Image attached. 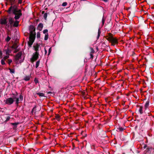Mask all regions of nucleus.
I'll return each mask as SVG.
<instances>
[{
    "label": "nucleus",
    "instance_id": "nucleus-22",
    "mask_svg": "<svg viewBox=\"0 0 154 154\" xmlns=\"http://www.w3.org/2000/svg\"><path fill=\"white\" fill-rule=\"evenodd\" d=\"M16 94H13V96L12 97V98H13V99H14V100H15L16 99V98H17V96L18 95V93H17V92H16Z\"/></svg>",
    "mask_w": 154,
    "mask_h": 154
},
{
    "label": "nucleus",
    "instance_id": "nucleus-17",
    "mask_svg": "<svg viewBox=\"0 0 154 154\" xmlns=\"http://www.w3.org/2000/svg\"><path fill=\"white\" fill-rule=\"evenodd\" d=\"M5 51H6V55H9V53L11 52V50L8 48L7 49L5 50Z\"/></svg>",
    "mask_w": 154,
    "mask_h": 154
},
{
    "label": "nucleus",
    "instance_id": "nucleus-29",
    "mask_svg": "<svg viewBox=\"0 0 154 154\" xmlns=\"http://www.w3.org/2000/svg\"><path fill=\"white\" fill-rule=\"evenodd\" d=\"M11 38L10 37L8 36L5 39V40L7 42H8L11 39Z\"/></svg>",
    "mask_w": 154,
    "mask_h": 154
},
{
    "label": "nucleus",
    "instance_id": "nucleus-32",
    "mask_svg": "<svg viewBox=\"0 0 154 154\" xmlns=\"http://www.w3.org/2000/svg\"><path fill=\"white\" fill-rule=\"evenodd\" d=\"M19 100L20 101H22L23 100V96L22 94H20V95Z\"/></svg>",
    "mask_w": 154,
    "mask_h": 154
},
{
    "label": "nucleus",
    "instance_id": "nucleus-36",
    "mask_svg": "<svg viewBox=\"0 0 154 154\" xmlns=\"http://www.w3.org/2000/svg\"><path fill=\"white\" fill-rule=\"evenodd\" d=\"M118 129L119 131H123V130L124 129L122 127H119V128H118Z\"/></svg>",
    "mask_w": 154,
    "mask_h": 154
},
{
    "label": "nucleus",
    "instance_id": "nucleus-8",
    "mask_svg": "<svg viewBox=\"0 0 154 154\" xmlns=\"http://www.w3.org/2000/svg\"><path fill=\"white\" fill-rule=\"evenodd\" d=\"M40 45V44L36 43L35 44V43L33 45V47L34 48V49L35 51V52H38L39 50V47Z\"/></svg>",
    "mask_w": 154,
    "mask_h": 154
},
{
    "label": "nucleus",
    "instance_id": "nucleus-15",
    "mask_svg": "<svg viewBox=\"0 0 154 154\" xmlns=\"http://www.w3.org/2000/svg\"><path fill=\"white\" fill-rule=\"evenodd\" d=\"M149 99H148L147 100V101L144 107L145 109H146L149 106Z\"/></svg>",
    "mask_w": 154,
    "mask_h": 154
},
{
    "label": "nucleus",
    "instance_id": "nucleus-11",
    "mask_svg": "<svg viewBox=\"0 0 154 154\" xmlns=\"http://www.w3.org/2000/svg\"><path fill=\"white\" fill-rule=\"evenodd\" d=\"M16 20L14 22V24L13 25V26L15 27H17L19 25V21L17 20Z\"/></svg>",
    "mask_w": 154,
    "mask_h": 154
},
{
    "label": "nucleus",
    "instance_id": "nucleus-4",
    "mask_svg": "<svg viewBox=\"0 0 154 154\" xmlns=\"http://www.w3.org/2000/svg\"><path fill=\"white\" fill-rule=\"evenodd\" d=\"M39 54L38 52H35L32 55V57L31 58L30 60L32 63L34 62L35 61L37 60L38 58Z\"/></svg>",
    "mask_w": 154,
    "mask_h": 154
},
{
    "label": "nucleus",
    "instance_id": "nucleus-42",
    "mask_svg": "<svg viewBox=\"0 0 154 154\" xmlns=\"http://www.w3.org/2000/svg\"><path fill=\"white\" fill-rule=\"evenodd\" d=\"M51 48H50L49 49V50H48V55H49L50 53H51Z\"/></svg>",
    "mask_w": 154,
    "mask_h": 154
},
{
    "label": "nucleus",
    "instance_id": "nucleus-26",
    "mask_svg": "<svg viewBox=\"0 0 154 154\" xmlns=\"http://www.w3.org/2000/svg\"><path fill=\"white\" fill-rule=\"evenodd\" d=\"M60 116L58 115H56L55 116V118L57 119V120L59 121L60 119Z\"/></svg>",
    "mask_w": 154,
    "mask_h": 154
},
{
    "label": "nucleus",
    "instance_id": "nucleus-28",
    "mask_svg": "<svg viewBox=\"0 0 154 154\" xmlns=\"http://www.w3.org/2000/svg\"><path fill=\"white\" fill-rule=\"evenodd\" d=\"M36 110V106H35L33 108L32 111V112L33 113V112H35V111Z\"/></svg>",
    "mask_w": 154,
    "mask_h": 154
},
{
    "label": "nucleus",
    "instance_id": "nucleus-43",
    "mask_svg": "<svg viewBox=\"0 0 154 154\" xmlns=\"http://www.w3.org/2000/svg\"><path fill=\"white\" fill-rule=\"evenodd\" d=\"M14 49H15V50L14 51V53H16L19 51V49H17V48Z\"/></svg>",
    "mask_w": 154,
    "mask_h": 154
},
{
    "label": "nucleus",
    "instance_id": "nucleus-39",
    "mask_svg": "<svg viewBox=\"0 0 154 154\" xmlns=\"http://www.w3.org/2000/svg\"><path fill=\"white\" fill-rule=\"evenodd\" d=\"M67 3L66 2H64L63 3L62 6H65L67 5Z\"/></svg>",
    "mask_w": 154,
    "mask_h": 154
},
{
    "label": "nucleus",
    "instance_id": "nucleus-1",
    "mask_svg": "<svg viewBox=\"0 0 154 154\" xmlns=\"http://www.w3.org/2000/svg\"><path fill=\"white\" fill-rule=\"evenodd\" d=\"M11 6L9 8L7 12L9 14H12L15 15L14 19L15 20L19 19L22 15V11L18 8V6L14 5L16 0H9Z\"/></svg>",
    "mask_w": 154,
    "mask_h": 154
},
{
    "label": "nucleus",
    "instance_id": "nucleus-48",
    "mask_svg": "<svg viewBox=\"0 0 154 154\" xmlns=\"http://www.w3.org/2000/svg\"><path fill=\"white\" fill-rule=\"evenodd\" d=\"M6 26H7L8 27H9V26H10V24H9V23L8 24L7 23V24H6L5 25Z\"/></svg>",
    "mask_w": 154,
    "mask_h": 154
},
{
    "label": "nucleus",
    "instance_id": "nucleus-50",
    "mask_svg": "<svg viewBox=\"0 0 154 154\" xmlns=\"http://www.w3.org/2000/svg\"><path fill=\"white\" fill-rule=\"evenodd\" d=\"M48 94H51V93H52V92H51V91H49L48 92Z\"/></svg>",
    "mask_w": 154,
    "mask_h": 154
},
{
    "label": "nucleus",
    "instance_id": "nucleus-51",
    "mask_svg": "<svg viewBox=\"0 0 154 154\" xmlns=\"http://www.w3.org/2000/svg\"><path fill=\"white\" fill-rule=\"evenodd\" d=\"M135 54V53L133 52V53H132V56H134Z\"/></svg>",
    "mask_w": 154,
    "mask_h": 154
},
{
    "label": "nucleus",
    "instance_id": "nucleus-40",
    "mask_svg": "<svg viewBox=\"0 0 154 154\" xmlns=\"http://www.w3.org/2000/svg\"><path fill=\"white\" fill-rule=\"evenodd\" d=\"M8 63L9 65H10L11 63L12 62V61L11 59H8Z\"/></svg>",
    "mask_w": 154,
    "mask_h": 154
},
{
    "label": "nucleus",
    "instance_id": "nucleus-41",
    "mask_svg": "<svg viewBox=\"0 0 154 154\" xmlns=\"http://www.w3.org/2000/svg\"><path fill=\"white\" fill-rule=\"evenodd\" d=\"M10 116H8L6 118V120L5 121V122H7V121H8V120H9L10 119Z\"/></svg>",
    "mask_w": 154,
    "mask_h": 154
},
{
    "label": "nucleus",
    "instance_id": "nucleus-46",
    "mask_svg": "<svg viewBox=\"0 0 154 154\" xmlns=\"http://www.w3.org/2000/svg\"><path fill=\"white\" fill-rule=\"evenodd\" d=\"M104 21H105L104 20L103 18L102 19V24L103 25H104Z\"/></svg>",
    "mask_w": 154,
    "mask_h": 154
},
{
    "label": "nucleus",
    "instance_id": "nucleus-55",
    "mask_svg": "<svg viewBox=\"0 0 154 154\" xmlns=\"http://www.w3.org/2000/svg\"><path fill=\"white\" fill-rule=\"evenodd\" d=\"M81 1H85V0H80Z\"/></svg>",
    "mask_w": 154,
    "mask_h": 154
},
{
    "label": "nucleus",
    "instance_id": "nucleus-53",
    "mask_svg": "<svg viewBox=\"0 0 154 154\" xmlns=\"http://www.w3.org/2000/svg\"><path fill=\"white\" fill-rule=\"evenodd\" d=\"M45 14V11H42V14Z\"/></svg>",
    "mask_w": 154,
    "mask_h": 154
},
{
    "label": "nucleus",
    "instance_id": "nucleus-10",
    "mask_svg": "<svg viewBox=\"0 0 154 154\" xmlns=\"http://www.w3.org/2000/svg\"><path fill=\"white\" fill-rule=\"evenodd\" d=\"M9 23L10 25V27H12L13 26V23L14 22V19L10 17L9 18Z\"/></svg>",
    "mask_w": 154,
    "mask_h": 154
},
{
    "label": "nucleus",
    "instance_id": "nucleus-12",
    "mask_svg": "<svg viewBox=\"0 0 154 154\" xmlns=\"http://www.w3.org/2000/svg\"><path fill=\"white\" fill-rule=\"evenodd\" d=\"M43 26V24L42 23H40L38 25V28L40 31H41L42 30Z\"/></svg>",
    "mask_w": 154,
    "mask_h": 154
},
{
    "label": "nucleus",
    "instance_id": "nucleus-30",
    "mask_svg": "<svg viewBox=\"0 0 154 154\" xmlns=\"http://www.w3.org/2000/svg\"><path fill=\"white\" fill-rule=\"evenodd\" d=\"M9 57V56L8 55H7L3 57V59L4 60H5L6 59H7Z\"/></svg>",
    "mask_w": 154,
    "mask_h": 154
},
{
    "label": "nucleus",
    "instance_id": "nucleus-6",
    "mask_svg": "<svg viewBox=\"0 0 154 154\" xmlns=\"http://www.w3.org/2000/svg\"><path fill=\"white\" fill-rule=\"evenodd\" d=\"M14 102V100L12 97H9L6 99L5 103L8 105L12 104Z\"/></svg>",
    "mask_w": 154,
    "mask_h": 154
},
{
    "label": "nucleus",
    "instance_id": "nucleus-34",
    "mask_svg": "<svg viewBox=\"0 0 154 154\" xmlns=\"http://www.w3.org/2000/svg\"><path fill=\"white\" fill-rule=\"evenodd\" d=\"M1 64L2 65H4L5 64V63L4 61V60L3 59H2L1 61Z\"/></svg>",
    "mask_w": 154,
    "mask_h": 154
},
{
    "label": "nucleus",
    "instance_id": "nucleus-35",
    "mask_svg": "<svg viewBox=\"0 0 154 154\" xmlns=\"http://www.w3.org/2000/svg\"><path fill=\"white\" fill-rule=\"evenodd\" d=\"M34 81L35 83L36 84H37V83H38V79L36 78H35Z\"/></svg>",
    "mask_w": 154,
    "mask_h": 154
},
{
    "label": "nucleus",
    "instance_id": "nucleus-24",
    "mask_svg": "<svg viewBox=\"0 0 154 154\" xmlns=\"http://www.w3.org/2000/svg\"><path fill=\"white\" fill-rule=\"evenodd\" d=\"M16 100V102H15V104L17 105H18V104L19 103V101L20 100H19V98L18 97H17L16 99H15Z\"/></svg>",
    "mask_w": 154,
    "mask_h": 154
},
{
    "label": "nucleus",
    "instance_id": "nucleus-16",
    "mask_svg": "<svg viewBox=\"0 0 154 154\" xmlns=\"http://www.w3.org/2000/svg\"><path fill=\"white\" fill-rule=\"evenodd\" d=\"M19 124V122L11 123V124L14 126L13 129H14L17 128V125Z\"/></svg>",
    "mask_w": 154,
    "mask_h": 154
},
{
    "label": "nucleus",
    "instance_id": "nucleus-3",
    "mask_svg": "<svg viewBox=\"0 0 154 154\" xmlns=\"http://www.w3.org/2000/svg\"><path fill=\"white\" fill-rule=\"evenodd\" d=\"M36 36L34 35H30L29 39V40L28 42V47L30 48L32 47V45L34 42Z\"/></svg>",
    "mask_w": 154,
    "mask_h": 154
},
{
    "label": "nucleus",
    "instance_id": "nucleus-45",
    "mask_svg": "<svg viewBox=\"0 0 154 154\" xmlns=\"http://www.w3.org/2000/svg\"><path fill=\"white\" fill-rule=\"evenodd\" d=\"M22 0H18V3L21 4L22 3Z\"/></svg>",
    "mask_w": 154,
    "mask_h": 154
},
{
    "label": "nucleus",
    "instance_id": "nucleus-19",
    "mask_svg": "<svg viewBox=\"0 0 154 154\" xmlns=\"http://www.w3.org/2000/svg\"><path fill=\"white\" fill-rule=\"evenodd\" d=\"M140 108L139 109V111L140 114H142L143 113V107L142 106H139Z\"/></svg>",
    "mask_w": 154,
    "mask_h": 154
},
{
    "label": "nucleus",
    "instance_id": "nucleus-31",
    "mask_svg": "<svg viewBox=\"0 0 154 154\" xmlns=\"http://www.w3.org/2000/svg\"><path fill=\"white\" fill-rule=\"evenodd\" d=\"M43 17H44V18L45 19V20H46V19H47V13H45Z\"/></svg>",
    "mask_w": 154,
    "mask_h": 154
},
{
    "label": "nucleus",
    "instance_id": "nucleus-25",
    "mask_svg": "<svg viewBox=\"0 0 154 154\" xmlns=\"http://www.w3.org/2000/svg\"><path fill=\"white\" fill-rule=\"evenodd\" d=\"M48 33H46L45 35L44 40H48Z\"/></svg>",
    "mask_w": 154,
    "mask_h": 154
},
{
    "label": "nucleus",
    "instance_id": "nucleus-44",
    "mask_svg": "<svg viewBox=\"0 0 154 154\" xmlns=\"http://www.w3.org/2000/svg\"><path fill=\"white\" fill-rule=\"evenodd\" d=\"M93 53H90V58L93 59V55L92 54Z\"/></svg>",
    "mask_w": 154,
    "mask_h": 154
},
{
    "label": "nucleus",
    "instance_id": "nucleus-37",
    "mask_svg": "<svg viewBox=\"0 0 154 154\" xmlns=\"http://www.w3.org/2000/svg\"><path fill=\"white\" fill-rule=\"evenodd\" d=\"M40 37V34L39 32H38L37 33V38H39Z\"/></svg>",
    "mask_w": 154,
    "mask_h": 154
},
{
    "label": "nucleus",
    "instance_id": "nucleus-21",
    "mask_svg": "<svg viewBox=\"0 0 154 154\" xmlns=\"http://www.w3.org/2000/svg\"><path fill=\"white\" fill-rule=\"evenodd\" d=\"M101 32L100 31V29H99L98 30V35L97 37V39H98L99 37L100 36V34H101Z\"/></svg>",
    "mask_w": 154,
    "mask_h": 154
},
{
    "label": "nucleus",
    "instance_id": "nucleus-13",
    "mask_svg": "<svg viewBox=\"0 0 154 154\" xmlns=\"http://www.w3.org/2000/svg\"><path fill=\"white\" fill-rule=\"evenodd\" d=\"M153 150L154 149L151 147H150L147 148L145 151H146V152H149L152 151H153Z\"/></svg>",
    "mask_w": 154,
    "mask_h": 154
},
{
    "label": "nucleus",
    "instance_id": "nucleus-47",
    "mask_svg": "<svg viewBox=\"0 0 154 154\" xmlns=\"http://www.w3.org/2000/svg\"><path fill=\"white\" fill-rule=\"evenodd\" d=\"M2 53L1 51H0V56H1V58H2Z\"/></svg>",
    "mask_w": 154,
    "mask_h": 154
},
{
    "label": "nucleus",
    "instance_id": "nucleus-52",
    "mask_svg": "<svg viewBox=\"0 0 154 154\" xmlns=\"http://www.w3.org/2000/svg\"><path fill=\"white\" fill-rule=\"evenodd\" d=\"M146 147H147L146 145H145L144 146V148H146Z\"/></svg>",
    "mask_w": 154,
    "mask_h": 154
},
{
    "label": "nucleus",
    "instance_id": "nucleus-2",
    "mask_svg": "<svg viewBox=\"0 0 154 154\" xmlns=\"http://www.w3.org/2000/svg\"><path fill=\"white\" fill-rule=\"evenodd\" d=\"M106 38L107 40L111 42L113 46H114L116 44L118 43L117 39L113 37L111 33H109Z\"/></svg>",
    "mask_w": 154,
    "mask_h": 154
},
{
    "label": "nucleus",
    "instance_id": "nucleus-14",
    "mask_svg": "<svg viewBox=\"0 0 154 154\" xmlns=\"http://www.w3.org/2000/svg\"><path fill=\"white\" fill-rule=\"evenodd\" d=\"M18 46L17 43H14L13 45L11 47V48L12 49H16Z\"/></svg>",
    "mask_w": 154,
    "mask_h": 154
},
{
    "label": "nucleus",
    "instance_id": "nucleus-9",
    "mask_svg": "<svg viewBox=\"0 0 154 154\" xmlns=\"http://www.w3.org/2000/svg\"><path fill=\"white\" fill-rule=\"evenodd\" d=\"M22 54V53L21 51L19 52L16 55L15 57V59L16 60H19L20 58H21Z\"/></svg>",
    "mask_w": 154,
    "mask_h": 154
},
{
    "label": "nucleus",
    "instance_id": "nucleus-7",
    "mask_svg": "<svg viewBox=\"0 0 154 154\" xmlns=\"http://www.w3.org/2000/svg\"><path fill=\"white\" fill-rule=\"evenodd\" d=\"M7 18H4L0 19V23L1 25H5L8 23L7 21Z\"/></svg>",
    "mask_w": 154,
    "mask_h": 154
},
{
    "label": "nucleus",
    "instance_id": "nucleus-20",
    "mask_svg": "<svg viewBox=\"0 0 154 154\" xmlns=\"http://www.w3.org/2000/svg\"><path fill=\"white\" fill-rule=\"evenodd\" d=\"M37 95H38L39 97H45V94L42 93H36Z\"/></svg>",
    "mask_w": 154,
    "mask_h": 154
},
{
    "label": "nucleus",
    "instance_id": "nucleus-27",
    "mask_svg": "<svg viewBox=\"0 0 154 154\" xmlns=\"http://www.w3.org/2000/svg\"><path fill=\"white\" fill-rule=\"evenodd\" d=\"M39 63H40V61L39 60H38V61H37V62H36V65H35V68H37V67H38L39 66Z\"/></svg>",
    "mask_w": 154,
    "mask_h": 154
},
{
    "label": "nucleus",
    "instance_id": "nucleus-23",
    "mask_svg": "<svg viewBox=\"0 0 154 154\" xmlns=\"http://www.w3.org/2000/svg\"><path fill=\"white\" fill-rule=\"evenodd\" d=\"M8 69L10 70V72L11 73H14L15 70L14 69H12L10 68H9Z\"/></svg>",
    "mask_w": 154,
    "mask_h": 154
},
{
    "label": "nucleus",
    "instance_id": "nucleus-38",
    "mask_svg": "<svg viewBox=\"0 0 154 154\" xmlns=\"http://www.w3.org/2000/svg\"><path fill=\"white\" fill-rule=\"evenodd\" d=\"M48 29H45L43 31V33L44 34H45L46 33H48Z\"/></svg>",
    "mask_w": 154,
    "mask_h": 154
},
{
    "label": "nucleus",
    "instance_id": "nucleus-33",
    "mask_svg": "<svg viewBox=\"0 0 154 154\" xmlns=\"http://www.w3.org/2000/svg\"><path fill=\"white\" fill-rule=\"evenodd\" d=\"M91 53H94V51L92 48H90Z\"/></svg>",
    "mask_w": 154,
    "mask_h": 154
},
{
    "label": "nucleus",
    "instance_id": "nucleus-18",
    "mask_svg": "<svg viewBox=\"0 0 154 154\" xmlns=\"http://www.w3.org/2000/svg\"><path fill=\"white\" fill-rule=\"evenodd\" d=\"M31 75H27L23 79V80L25 81H28L30 80Z\"/></svg>",
    "mask_w": 154,
    "mask_h": 154
},
{
    "label": "nucleus",
    "instance_id": "nucleus-5",
    "mask_svg": "<svg viewBox=\"0 0 154 154\" xmlns=\"http://www.w3.org/2000/svg\"><path fill=\"white\" fill-rule=\"evenodd\" d=\"M29 30L30 33V35H35L36 36L35 28L34 26L32 25H30L29 26Z\"/></svg>",
    "mask_w": 154,
    "mask_h": 154
},
{
    "label": "nucleus",
    "instance_id": "nucleus-54",
    "mask_svg": "<svg viewBox=\"0 0 154 154\" xmlns=\"http://www.w3.org/2000/svg\"><path fill=\"white\" fill-rule=\"evenodd\" d=\"M119 98H120V97H119V96H118V97H117V100H118V99H119Z\"/></svg>",
    "mask_w": 154,
    "mask_h": 154
},
{
    "label": "nucleus",
    "instance_id": "nucleus-49",
    "mask_svg": "<svg viewBox=\"0 0 154 154\" xmlns=\"http://www.w3.org/2000/svg\"><path fill=\"white\" fill-rule=\"evenodd\" d=\"M45 54H46V53H47V51L46 50L45 48Z\"/></svg>",
    "mask_w": 154,
    "mask_h": 154
}]
</instances>
